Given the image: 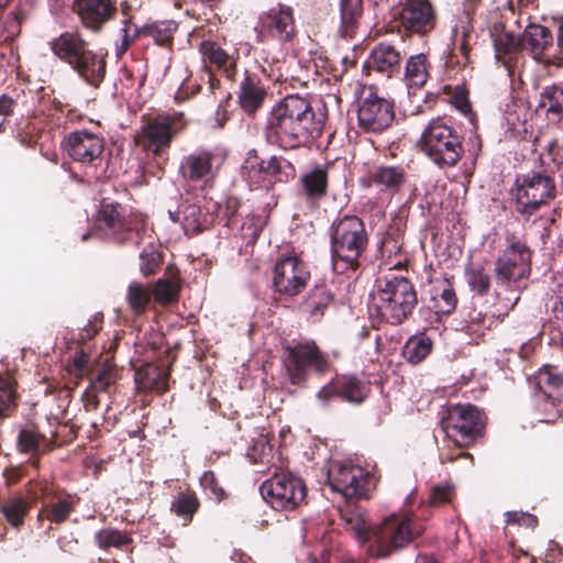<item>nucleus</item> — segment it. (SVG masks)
Wrapping results in <instances>:
<instances>
[{"label": "nucleus", "instance_id": "obj_1", "mask_svg": "<svg viewBox=\"0 0 563 563\" xmlns=\"http://www.w3.org/2000/svg\"><path fill=\"white\" fill-rule=\"evenodd\" d=\"M327 120L325 104H314L308 96L287 95L268 111L263 137L283 151L298 150L322 135Z\"/></svg>", "mask_w": 563, "mask_h": 563}, {"label": "nucleus", "instance_id": "obj_2", "mask_svg": "<svg viewBox=\"0 0 563 563\" xmlns=\"http://www.w3.org/2000/svg\"><path fill=\"white\" fill-rule=\"evenodd\" d=\"M48 45L53 55L69 66L82 81L96 89L101 86L107 74L106 56L95 51L80 31H65Z\"/></svg>", "mask_w": 563, "mask_h": 563}, {"label": "nucleus", "instance_id": "obj_3", "mask_svg": "<svg viewBox=\"0 0 563 563\" xmlns=\"http://www.w3.org/2000/svg\"><path fill=\"white\" fill-rule=\"evenodd\" d=\"M417 305V290L409 278L394 274L377 278L372 312L374 325H399L409 319Z\"/></svg>", "mask_w": 563, "mask_h": 563}, {"label": "nucleus", "instance_id": "obj_4", "mask_svg": "<svg viewBox=\"0 0 563 563\" xmlns=\"http://www.w3.org/2000/svg\"><path fill=\"white\" fill-rule=\"evenodd\" d=\"M556 163L563 161V156L550 151L541 154L542 165L547 166L545 172H531L518 175L510 188V197L515 205V210L526 220H529L543 206H548L556 197V186L554 179L549 173H558Z\"/></svg>", "mask_w": 563, "mask_h": 563}, {"label": "nucleus", "instance_id": "obj_5", "mask_svg": "<svg viewBox=\"0 0 563 563\" xmlns=\"http://www.w3.org/2000/svg\"><path fill=\"white\" fill-rule=\"evenodd\" d=\"M331 258L335 271H357L369 236L364 221L354 214L336 218L330 228Z\"/></svg>", "mask_w": 563, "mask_h": 563}, {"label": "nucleus", "instance_id": "obj_6", "mask_svg": "<svg viewBox=\"0 0 563 563\" xmlns=\"http://www.w3.org/2000/svg\"><path fill=\"white\" fill-rule=\"evenodd\" d=\"M424 530V525L413 518L390 515L379 525L374 526L368 552L377 559L389 558L420 538Z\"/></svg>", "mask_w": 563, "mask_h": 563}, {"label": "nucleus", "instance_id": "obj_7", "mask_svg": "<svg viewBox=\"0 0 563 563\" xmlns=\"http://www.w3.org/2000/svg\"><path fill=\"white\" fill-rule=\"evenodd\" d=\"M419 146L441 169L456 166L464 154L463 136L442 118L432 119L428 123L420 136Z\"/></svg>", "mask_w": 563, "mask_h": 563}, {"label": "nucleus", "instance_id": "obj_8", "mask_svg": "<svg viewBox=\"0 0 563 563\" xmlns=\"http://www.w3.org/2000/svg\"><path fill=\"white\" fill-rule=\"evenodd\" d=\"M97 227L104 236L119 245L139 247L143 243L145 225L133 217L125 216V209L119 202L103 199L100 205Z\"/></svg>", "mask_w": 563, "mask_h": 563}, {"label": "nucleus", "instance_id": "obj_9", "mask_svg": "<svg viewBox=\"0 0 563 563\" xmlns=\"http://www.w3.org/2000/svg\"><path fill=\"white\" fill-rule=\"evenodd\" d=\"M186 128L187 120L183 112L158 113L147 119L134 141L143 151L161 157Z\"/></svg>", "mask_w": 563, "mask_h": 563}, {"label": "nucleus", "instance_id": "obj_10", "mask_svg": "<svg viewBox=\"0 0 563 563\" xmlns=\"http://www.w3.org/2000/svg\"><path fill=\"white\" fill-rule=\"evenodd\" d=\"M441 428L459 448H470L484 434L485 422L482 411L474 405L456 404L445 408Z\"/></svg>", "mask_w": 563, "mask_h": 563}, {"label": "nucleus", "instance_id": "obj_11", "mask_svg": "<svg viewBox=\"0 0 563 563\" xmlns=\"http://www.w3.org/2000/svg\"><path fill=\"white\" fill-rule=\"evenodd\" d=\"M328 483L333 492L346 500L371 498L377 478L374 473L350 461H331L328 470Z\"/></svg>", "mask_w": 563, "mask_h": 563}, {"label": "nucleus", "instance_id": "obj_12", "mask_svg": "<svg viewBox=\"0 0 563 563\" xmlns=\"http://www.w3.org/2000/svg\"><path fill=\"white\" fill-rule=\"evenodd\" d=\"M532 251L522 236L506 234V246L494 263L495 278L498 284L510 286L530 275Z\"/></svg>", "mask_w": 563, "mask_h": 563}, {"label": "nucleus", "instance_id": "obj_13", "mask_svg": "<svg viewBox=\"0 0 563 563\" xmlns=\"http://www.w3.org/2000/svg\"><path fill=\"white\" fill-rule=\"evenodd\" d=\"M285 366L292 385H305L309 373L323 375L331 368L327 353L313 341L299 342L286 349Z\"/></svg>", "mask_w": 563, "mask_h": 563}, {"label": "nucleus", "instance_id": "obj_14", "mask_svg": "<svg viewBox=\"0 0 563 563\" xmlns=\"http://www.w3.org/2000/svg\"><path fill=\"white\" fill-rule=\"evenodd\" d=\"M263 498L276 510H295L307 497L303 479L291 473H275L260 487Z\"/></svg>", "mask_w": 563, "mask_h": 563}, {"label": "nucleus", "instance_id": "obj_15", "mask_svg": "<svg viewBox=\"0 0 563 563\" xmlns=\"http://www.w3.org/2000/svg\"><path fill=\"white\" fill-rule=\"evenodd\" d=\"M395 21L402 36H426L435 29L438 15L430 0H404Z\"/></svg>", "mask_w": 563, "mask_h": 563}, {"label": "nucleus", "instance_id": "obj_16", "mask_svg": "<svg viewBox=\"0 0 563 563\" xmlns=\"http://www.w3.org/2000/svg\"><path fill=\"white\" fill-rule=\"evenodd\" d=\"M219 172V157L208 148H196L183 156L178 174L189 185H199L201 188L210 186Z\"/></svg>", "mask_w": 563, "mask_h": 563}, {"label": "nucleus", "instance_id": "obj_17", "mask_svg": "<svg viewBox=\"0 0 563 563\" xmlns=\"http://www.w3.org/2000/svg\"><path fill=\"white\" fill-rule=\"evenodd\" d=\"M395 120L394 102L369 91L357 103V125L367 133H382Z\"/></svg>", "mask_w": 563, "mask_h": 563}, {"label": "nucleus", "instance_id": "obj_18", "mask_svg": "<svg viewBox=\"0 0 563 563\" xmlns=\"http://www.w3.org/2000/svg\"><path fill=\"white\" fill-rule=\"evenodd\" d=\"M309 279L310 271L297 255L283 256L275 264L273 286L280 295L297 296L307 287Z\"/></svg>", "mask_w": 563, "mask_h": 563}, {"label": "nucleus", "instance_id": "obj_19", "mask_svg": "<svg viewBox=\"0 0 563 563\" xmlns=\"http://www.w3.org/2000/svg\"><path fill=\"white\" fill-rule=\"evenodd\" d=\"M68 156L87 168L101 166L103 162L104 139L88 131L71 132L63 142Z\"/></svg>", "mask_w": 563, "mask_h": 563}, {"label": "nucleus", "instance_id": "obj_20", "mask_svg": "<svg viewBox=\"0 0 563 563\" xmlns=\"http://www.w3.org/2000/svg\"><path fill=\"white\" fill-rule=\"evenodd\" d=\"M37 489L43 499L37 520L44 518L52 523L60 525L68 520L80 498L64 489L56 490L48 484L38 483Z\"/></svg>", "mask_w": 563, "mask_h": 563}, {"label": "nucleus", "instance_id": "obj_21", "mask_svg": "<svg viewBox=\"0 0 563 563\" xmlns=\"http://www.w3.org/2000/svg\"><path fill=\"white\" fill-rule=\"evenodd\" d=\"M408 180L409 174L406 166L401 164H377L362 176L358 181L364 189L375 187L382 194L395 196L404 189Z\"/></svg>", "mask_w": 563, "mask_h": 563}, {"label": "nucleus", "instance_id": "obj_22", "mask_svg": "<svg viewBox=\"0 0 563 563\" xmlns=\"http://www.w3.org/2000/svg\"><path fill=\"white\" fill-rule=\"evenodd\" d=\"M369 384L355 375H341L334 377L323 386L317 397L328 402L331 397H338L343 401L361 405L369 395Z\"/></svg>", "mask_w": 563, "mask_h": 563}, {"label": "nucleus", "instance_id": "obj_23", "mask_svg": "<svg viewBox=\"0 0 563 563\" xmlns=\"http://www.w3.org/2000/svg\"><path fill=\"white\" fill-rule=\"evenodd\" d=\"M260 27L267 32L272 38L280 43L291 42L297 32L294 18V9L289 5L278 3L258 18Z\"/></svg>", "mask_w": 563, "mask_h": 563}, {"label": "nucleus", "instance_id": "obj_24", "mask_svg": "<svg viewBox=\"0 0 563 563\" xmlns=\"http://www.w3.org/2000/svg\"><path fill=\"white\" fill-rule=\"evenodd\" d=\"M267 95L268 88L260 74L251 69H245L239 82V90L236 91L238 103L242 111L246 115L254 118L263 108Z\"/></svg>", "mask_w": 563, "mask_h": 563}, {"label": "nucleus", "instance_id": "obj_25", "mask_svg": "<svg viewBox=\"0 0 563 563\" xmlns=\"http://www.w3.org/2000/svg\"><path fill=\"white\" fill-rule=\"evenodd\" d=\"M74 9L81 24L91 32H99L117 13L113 0H75Z\"/></svg>", "mask_w": 563, "mask_h": 563}, {"label": "nucleus", "instance_id": "obj_26", "mask_svg": "<svg viewBox=\"0 0 563 563\" xmlns=\"http://www.w3.org/2000/svg\"><path fill=\"white\" fill-rule=\"evenodd\" d=\"M402 55L394 45L379 43L372 49L364 67L391 78L400 74Z\"/></svg>", "mask_w": 563, "mask_h": 563}, {"label": "nucleus", "instance_id": "obj_27", "mask_svg": "<svg viewBox=\"0 0 563 563\" xmlns=\"http://www.w3.org/2000/svg\"><path fill=\"white\" fill-rule=\"evenodd\" d=\"M301 194L305 202L312 209L320 207L329 192V172L323 166H316L300 177Z\"/></svg>", "mask_w": 563, "mask_h": 563}, {"label": "nucleus", "instance_id": "obj_28", "mask_svg": "<svg viewBox=\"0 0 563 563\" xmlns=\"http://www.w3.org/2000/svg\"><path fill=\"white\" fill-rule=\"evenodd\" d=\"M183 287V278L177 267L169 264L162 277L152 287L153 300L161 307H169L178 302Z\"/></svg>", "mask_w": 563, "mask_h": 563}, {"label": "nucleus", "instance_id": "obj_29", "mask_svg": "<svg viewBox=\"0 0 563 563\" xmlns=\"http://www.w3.org/2000/svg\"><path fill=\"white\" fill-rule=\"evenodd\" d=\"M52 129L53 123L44 113H35L18 122L15 139L25 147H34L43 137H51Z\"/></svg>", "mask_w": 563, "mask_h": 563}, {"label": "nucleus", "instance_id": "obj_30", "mask_svg": "<svg viewBox=\"0 0 563 563\" xmlns=\"http://www.w3.org/2000/svg\"><path fill=\"white\" fill-rule=\"evenodd\" d=\"M199 52L206 64L213 65L221 70L228 80H236V58L228 54L217 42L202 41L199 45Z\"/></svg>", "mask_w": 563, "mask_h": 563}, {"label": "nucleus", "instance_id": "obj_31", "mask_svg": "<svg viewBox=\"0 0 563 563\" xmlns=\"http://www.w3.org/2000/svg\"><path fill=\"white\" fill-rule=\"evenodd\" d=\"M538 386L544 401V410L548 405H551L555 409V412L551 415L552 418L561 417L563 412V375L549 371L541 372L538 376Z\"/></svg>", "mask_w": 563, "mask_h": 563}, {"label": "nucleus", "instance_id": "obj_32", "mask_svg": "<svg viewBox=\"0 0 563 563\" xmlns=\"http://www.w3.org/2000/svg\"><path fill=\"white\" fill-rule=\"evenodd\" d=\"M522 49H527L536 59H541L545 51L553 45V35L549 27L530 23L522 35Z\"/></svg>", "mask_w": 563, "mask_h": 563}, {"label": "nucleus", "instance_id": "obj_33", "mask_svg": "<svg viewBox=\"0 0 563 563\" xmlns=\"http://www.w3.org/2000/svg\"><path fill=\"white\" fill-rule=\"evenodd\" d=\"M169 369L153 363H147L135 372V382L144 389L156 390L164 394L169 389Z\"/></svg>", "mask_w": 563, "mask_h": 563}, {"label": "nucleus", "instance_id": "obj_34", "mask_svg": "<svg viewBox=\"0 0 563 563\" xmlns=\"http://www.w3.org/2000/svg\"><path fill=\"white\" fill-rule=\"evenodd\" d=\"M177 30L178 24L175 21L163 20L140 26L137 33L142 35V38H151L157 46L172 51Z\"/></svg>", "mask_w": 563, "mask_h": 563}, {"label": "nucleus", "instance_id": "obj_35", "mask_svg": "<svg viewBox=\"0 0 563 563\" xmlns=\"http://www.w3.org/2000/svg\"><path fill=\"white\" fill-rule=\"evenodd\" d=\"M29 18V10L19 4L12 10L4 20L0 30V47L8 46L12 51V43L21 33V26ZM4 52L0 49V69L2 68Z\"/></svg>", "mask_w": 563, "mask_h": 563}, {"label": "nucleus", "instance_id": "obj_36", "mask_svg": "<svg viewBox=\"0 0 563 563\" xmlns=\"http://www.w3.org/2000/svg\"><path fill=\"white\" fill-rule=\"evenodd\" d=\"M492 37L497 59H512L522 51L521 36L506 30L504 24L494 25Z\"/></svg>", "mask_w": 563, "mask_h": 563}, {"label": "nucleus", "instance_id": "obj_37", "mask_svg": "<svg viewBox=\"0 0 563 563\" xmlns=\"http://www.w3.org/2000/svg\"><path fill=\"white\" fill-rule=\"evenodd\" d=\"M340 512L346 530L351 531L361 544H371L374 527L368 525L365 512L351 505H346Z\"/></svg>", "mask_w": 563, "mask_h": 563}, {"label": "nucleus", "instance_id": "obj_38", "mask_svg": "<svg viewBox=\"0 0 563 563\" xmlns=\"http://www.w3.org/2000/svg\"><path fill=\"white\" fill-rule=\"evenodd\" d=\"M32 505L33 501H30L25 496L15 494L2 501L0 511L11 527L19 529L24 525Z\"/></svg>", "mask_w": 563, "mask_h": 563}, {"label": "nucleus", "instance_id": "obj_39", "mask_svg": "<svg viewBox=\"0 0 563 563\" xmlns=\"http://www.w3.org/2000/svg\"><path fill=\"white\" fill-rule=\"evenodd\" d=\"M538 110H544L549 121L560 122L563 118V87H544L540 93Z\"/></svg>", "mask_w": 563, "mask_h": 563}, {"label": "nucleus", "instance_id": "obj_40", "mask_svg": "<svg viewBox=\"0 0 563 563\" xmlns=\"http://www.w3.org/2000/svg\"><path fill=\"white\" fill-rule=\"evenodd\" d=\"M457 305V297L448 279L435 285L432 289L429 308L437 314H451Z\"/></svg>", "mask_w": 563, "mask_h": 563}, {"label": "nucleus", "instance_id": "obj_41", "mask_svg": "<svg viewBox=\"0 0 563 563\" xmlns=\"http://www.w3.org/2000/svg\"><path fill=\"white\" fill-rule=\"evenodd\" d=\"M429 60L423 53L412 55L405 66L404 80L409 88H421L429 78Z\"/></svg>", "mask_w": 563, "mask_h": 563}, {"label": "nucleus", "instance_id": "obj_42", "mask_svg": "<svg viewBox=\"0 0 563 563\" xmlns=\"http://www.w3.org/2000/svg\"><path fill=\"white\" fill-rule=\"evenodd\" d=\"M200 508V500L190 489L179 492L170 504L172 514L183 520V526H188Z\"/></svg>", "mask_w": 563, "mask_h": 563}, {"label": "nucleus", "instance_id": "obj_43", "mask_svg": "<svg viewBox=\"0 0 563 563\" xmlns=\"http://www.w3.org/2000/svg\"><path fill=\"white\" fill-rule=\"evenodd\" d=\"M341 26L340 32L344 37H353L363 14L362 0H340Z\"/></svg>", "mask_w": 563, "mask_h": 563}, {"label": "nucleus", "instance_id": "obj_44", "mask_svg": "<svg viewBox=\"0 0 563 563\" xmlns=\"http://www.w3.org/2000/svg\"><path fill=\"white\" fill-rule=\"evenodd\" d=\"M153 299L152 290L140 282H132L126 289L125 300L134 317L145 314Z\"/></svg>", "mask_w": 563, "mask_h": 563}, {"label": "nucleus", "instance_id": "obj_45", "mask_svg": "<svg viewBox=\"0 0 563 563\" xmlns=\"http://www.w3.org/2000/svg\"><path fill=\"white\" fill-rule=\"evenodd\" d=\"M333 299V294L325 285H318L309 291L303 305L313 321H318L322 318Z\"/></svg>", "mask_w": 563, "mask_h": 563}, {"label": "nucleus", "instance_id": "obj_46", "mask_svg": "<svg viewBox=\"0 0 563 563\" xmlns=\"http://www.w3.org/2000/svg\"><path fill=\"white\" fill-rule=\"evenodd\" d=\"M433 342L426 334L420 333L408 339L402 347V356L407 362L416 365L421 363L432 351Z\"/></svg>", "mask_w": 563, "mask_h": 563}, {"label": "nucleus", "instance_id": "obj_47", "mask_svg": "<svg viewBox=\"0 0 563 563\" xmlns=\"http://www.w3.org/2000/svg\"><path fill=\"white\" fill-rule=\"evenodd\" d=\"M18 383L12 376L0 375V418L11 417L18 408Z\"/></svg>", "mask_w": 563, "mask_h": 563}, {"label": "nucleus", "instance_id": "obj_48", "mask_svg": "<svg viewBox=\"0 0 563 563\" xmlns=\"http://www.w3.org/2000/svg\"><path fill=\"white\" fill-rule=\"evenodd\" d=\"M267 170L271 183L287 184L296 177L295 165L282 155H272L267 158Z\"/></svg>", "mask_w": 563, "mask_h": 563}, {"label": "nucleus", "instance_id": "obj_49", "mask_svg": "<svg viewBox=\"0 0 563 563\" xmlns=\"http://www.w3.org/2000/svg\"><path fill=\"white\" fill-rule=\"evenodd\" d=\"M95 542L99 549L108 551L110 548L123 550L132 544L133 539L126 532L114 528H103L95 533Z\"/></svg>", "mask_w": 563, "mask_h": 563}, {"label": "nucleus", "instance_id": "obj_50", "mask_svg": "<svg viewBox=\"0 0 563 563\" xmlns=\"http://www.w3.org/2000/svg\"><path fill=\"white\" fill-rule=\"evenodd\" d=\"M181 224L186 235H196L206 228L207 217L202 213L199 206L190 203L183 207Z\"/></svg>", "mask_w": 563, "mask_h": 563}, {"label": "nucleus", "instance_id": "obj_51", "mask_svg": "<svg viewBox=\"0 0 563 563\" xmlns=\"http://www.w3.org/2000/svg\"><path fill=\"white\" fill-rule=\"evenodd\" d=\"M89 386L98 393H107L117 382V372L111 365L93 368L86 377Z\"/></svg>", "mask_w": 563, "mask_h": 563}, {"label": "nucleus", "instance_id": "obj_52", "mask_svg": "<svg viewBox=\"0 0 563 563\" xmlns=\"http://www.w3.org/2000/svg\"><path fill=\"white\" fill-rule=\"evenodd\" d=\"M465 276L471 289L478 296H486L490 290V276L483 265H470Z\"/></svg>", "mask_w": 563, "mask_h": 563}, {"label": "nucleus", "instance_id": "obj_53", "mask_svg": "<svg viewBox=\"0 0 563 563\" xmlns=\"http://www.w3.org/2000/svg\"><path fill=\"white\" fill-rule=\"evenodd\" d=\"M379 251L384 256L398 257L404 251V232L397 227H390L385 232Z\"/></svg>", "mask_w": 563, "mask_h": 563}, {"label": "nucleus", "instance_id": "obj_54", "mask_svg": "<svg viewBox=\"0 0 563 563\" xmlns=\"http://www.w3.org/2000/svg\"><path fill=\"white\" fill-rule=\"evenodd\" d=\"M163 264V254L153 244L145 246L140 254V272L144 277L157 273Z\"/></svg>", "mask_w": 563, "mask_h": 563}, {"label": "nucleus", "instance_id": "obj_55", "mask_svg": "<svg viewBox=\"0 0 563 563\" xmlns=\"http://www.w3.org/2000/svg\"><path fill=\"white\" fill-rule=\"evenodd\" d=\"M45 437L36 433L30 429H21L16 439V446L21 453L30 454L32 456H40L41 454V441Z\"/></svg>", "mask_w": 563, "mask_h": 563}, {"label": "nucleus", "instance_id": "obj_56", "mask_svg": "<svg viewBox=\"0 0 563 563\" xmlns=\"http://www.w3.org/2000/svg\"><path fill=\"white\" fill-rule=\"evenodd\" d=\"M468 95L470 92L465 85H457L452 91L451 103L462 114L470 118V121L473 123L475 120V113L472 110Z\"/></svg>", "mask_w": 563, "mask_h": 563}, {"label": "nucleus", "instance_id": "obj_57", "mask_svg": "<svg viewBox=\"0 0 563 563\" xmlns=\"http://www.w3.org/2000/svg\"><path fill=\"white\" fill-rule=\"evenodd\" d=\"M93 367L90 364V356L85 351H77L70 358L68 363V372L75 376L76 378L87 377L90 372H92Z\"/></svg>", "mask_w": 563, "mask_h": 563}, {"label": "nucleus", "instance_id": "obj_58", "mask_svg": "<svg viewBox=\"0 0 563 563\" xmlns=\"http://www.w3.org/2000/svg\"><path fill=\"white\" fill-rule=\"evenodd\" d=\"M200 485L207 496L217 503L227 497L224 488L219 484V479L212 471H206L200 477Z\"/></svg>", "mask_w": 563, "mask_h": 563}, {"label": "nucleus", "instance_id": "obj_59", "mask_svg": "<svg viewBox=\"0 0 563 563\" xmlns=\"http://www.w3.org/2000/svg\"><path fill=\"white\" fill-rule=\"evenodd\" d=\"M123 27L121 30L122 37L121 43L117 45L115 54L118 57H122L126 51L130 48V46L137 40L142 38V35L137 33V29L140 26L133 25V32H131L132 27V19L131 16H128L122 21Z\"/></svg>", "mask_w": 563, "mask_h": 563}, {"label": "nucleus", "instance_id": "obj_60", "mask_svg": "<svg viewBox=\"0 0 563 563\" xmlns=\"http://www.w3.org/2000/svg\"><path fill=\"white\" fill-rule=\"evenodd\" d=\"M243 168L247 172L250 177L253 174L267 179V159L260 157L258 152L255 148L247 152Z\"/></svg>", "mask_w": 563, "mask_h": 563}, {"label": "nucleus", "instance_id": "obj_61", "mask_svg": "<svg viewBox=\"0 0 563 563\" xmlns=\"http://www.w3.org/2000/svg\"><path fill=\"white\" fill-rule=\"evenodd\" d=\"M453 488L449 485H437L432 487L429 495V504L432 507L444 506L452 500Z\"/></svg>", "mask_w": 563, "mask_h": 563}, {"label": "nucleus", "instance_id": "obj_62", "mask_svg": "<svg viewBox=\"0 0 563 563\" xmlns=\"http://www.w3.org/2000/svg\"><path fill=\"white\" fill-rule=\"evenodd\" d=\"M241 207V202L235 197H228L224 200L223 206H220L222 216L227 219L225 225L233 227L235 223V217Z\"/></svg>", "mask_w": 563, "mask_h": 563}, {"label": "nucleus", "instance_id": "obj_63", "mask_svg": "<svg viewBox=\"0 0 563 563\" xmlns=\"http://www.w3.org/2000/svg\"><path fill=\"white\" fill-rule=\"evenodd\" d=\"M103 318L102 316H93L92 319L89 320V323L80 330L78 334V342L86 343L91 340L102 328Z\"/></svg>", "mask_w": 563, "mask_h": 563}, {"label": "nucleus", "instance_id": "obj_64", "mask_svg": "<svg viewBox=\"0 0 563 563\" xmlns=\"http://www.w3.org/2000/svg\"><path fill=\"white\" fill-rule=\"evenodd\" d=\"M200 91H201L200 84L192 81L190 79H187L181 84L178 91L176 92L175 101L177 103L184 102L185 100L189 99L190 97L198 95Z\"/></svg>", "mask_w": 563, "mask_h": 563}]
</instances>
